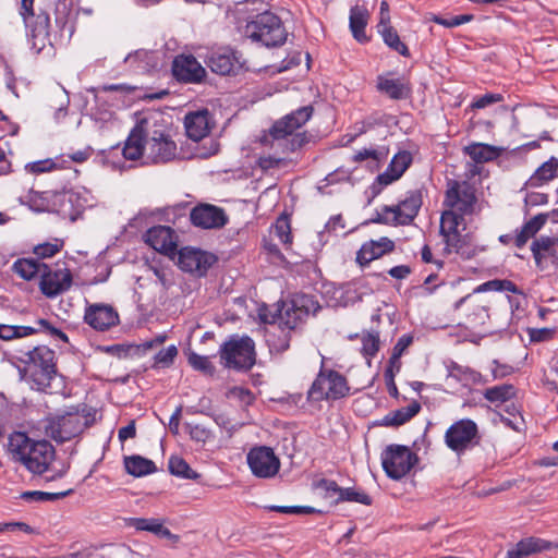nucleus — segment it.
<instances>
[{
	"instance_id": "a878e982",
	"label": "nucleus",
	"mask_w": 558,
	"mask_h": 558,
	"mask_svg": "<svg viewBox=\"0 0 558 558\" xmlns=\"http://www.w3.org/2000/svg\"><path fill=\"white\" fill-rule=\"evenodd\" d=\"M388 75H379L377 77L376 88L379 93L386 95L392 100L407 99L411 94V85L404 77H390Z\"/></svg>"
},
{
	"instance_id": "6e6552de",
	"label": "nucleus",
	"mask_w": 558,
	"mask_h": 558,
	"mask_svg": "<svg viewBox=\"0 0 558 558\" xmlns=\"http://www.w3.org/2000/svg\"><path fill=\"white\" fill-rule=\"evenodd\" d=\"M348 392L349 386L344 376L332 369L320 371L307 392V398L311 401L338 400Z\"/></svg>"
},
{
	"instance_id": "20e7f679",
	"label": "nucleus",
	"mask_w": 558,
	"mask_h": 558,
	"mask_svg": "<svg viewBox=\"0 0 558 558\" xmlns=\"http://www.w3.org/2000/svg\"><path fill=\"white\" fill-rule=\"evenodd\" d=\"M54 357V351L46 345L35 347L20 356V361L26 365V371L29 372L32 388L51 392V383L57 377Z\"/></svg>"
},
{
	"instance_id": "37998d69",
	"label": "nucleus",
	"mask_w": 558,
	"mask_h": 558,
	"mask_svg": "<svg viewBox=\"0 0 558 558\" xmlns=\"http://www.w3.org/2000/svg\"><path fill=\"white\" fill-rule=\"evenodd\" d=\"M178 348L174 344H171L165 349H161L154 356V368H167L170 367L174 359L178 356Z\"/></svg>"
},
{
	"instance_id": "0eeeda50",
	"label": "nucleus",
	"mask_w": 558,
	"mask_h": 558,
	"mask_svg": "<svg viewBox=\"0 0 558 558\" xmlns=\"http://www.w3.org/2000/svg\"><path fill=\"white\" fill-rule=\"evenodd\" d=\"M220 357L229 368L250 369L255 364V344L250 337H232L220 349Z\"/></svg>"
},
{
	"instance_id": "9d476101",
	"label": "nucleus",
	"mask_w": 558,
	"mask_h": 558,
	"mask_svg": "<svg viewBox=\"0 0 558 558\" xmlns=\"http://www.w3.org/2000/svg\"><path fill=\"white\" fill-rule=\"evenodd\" d=\"M417 461L416 453L402 445H389L381 453V465L386 475L396 481L404 477Z\"/></svg>"
},
{
	"instance_id": "3c124183",
	"label": "nucleus",
	"mask_w": 558,
	"mask_h": 558,
	"mask_svg": "<svg viewBox=\"0 0 558 558\" xmlns=\"http://www.w3.org/2000/svg\"><path fill=\"white\" fill-rule=\"evenodd\" d=\"M558 245V238L541 236L533 241L531 251H538L545 255H555L554 247Z\"/></svg>"
},
{
	"instance_id": "473e14b6",
	"label": "nucleus",
	"mask_w": 558,
	"mask_h": 558,
	"mask_svg": "<svg viewBox=\"0 0 558 558\" xmlns=\"http://www.w3.org/2000/svg\"><path fill=\"white\" fill-rule=\"evenodd\" d=\"M130 525L137 531H147L163 538H178V536L173 535L169 529L163 526L159 519L133 518L130 521Z\"/></svg>"
},
{
	"instance_id": "f257e3e1",
	"label": "nucleus",
	"mask_w": 558,
	"mask_h": 558,
	"mask_svg": "<svg viewBox=\"0 0 558 558\" xmlns=\"http://www.w3.org/2000/svg\"><path fill=\"white\" fill-rule=\"evenodd\" d=\"M313 114L312 106H304L276 121L260 137V144L282 155L295 151L306 142L303 133H295Z\"/></svg>"
},
{
	"instance_id": "4d7b16f0",
	"label": "nucleus",
	"mask_w": 558,
	"mask_h": 558,
	"mask_svg": "<svg viewBox=\"0 0 558 558\" xmlns=\"http://www.w3.org/2000/svg\"><path fill=\"white\" fill-rule=\"evenodd\" d=\"M20 202L23 205H27L33 210H41L44 207L43 198L39 193L29 191L26 195L20 197Z\"/></svg>"
},
{
	"instance_id": "603ef678",
	"label": "nucleus",
	"mask_w": 558,
	"mask_h": 558,
	"mask_svg": "<svg viewBox=\"0 0 558 558\" xmlns=\"http://www.w3.org/2000/svg\"><path fill=\"white\" fill-rule=\"evenodd\" d=\"M413 338L408 335H403L399 338L398 342L393 347L391 357L389 360L390 366L397 365V371H399V359L403 354V352L409 348V345L412 343Z\"/></svg>"
},
{
	"instance_id": "c756f323",
	"label": "nucleus",
	"mask_w": 558,
	"mask_h": 558,
	"mask_svg": "<svg viewBox=\"0 0 558 558\" xmlns=\"http://www.w3.org/2000/svg\"><path fill=\"white\" fill-rule=\"evenodd\" d=\"M369 19L368 10L364 5H354L350 10V29L359 43H367L365 27Z\"/></svg>"
},
{
	"instance_id": "49530a36",
	"label": "nucleus",
	"mask_w": 558,
	"mask_h": 558,
	"mask_svg": "<svg viewBox=\"0 0 558 558\" xmlns=\"http://www.w3.org/2000/svg\"><path fill=\"white\" fill-rule=\"evenodd\" d=\"M362 354L365 357H373L379 350V336L377 332H365L361 337Z\"/></svg>"
},
{
	"instance_id": "1a4fd4ad",
	"label": "nucleus",
	"mask_w": 558,
	"mask_h": 558,
	"mask_svg": "<svg viewBox=\"0 0 558 558\" xmlns=\"http://www.w3.org/2000/svg\"><path fill=\"white\" fill-rule=\"evenodd\" d=\"M320 310V305L313 295L295 294L286 304L283 312L279 314L278 325L281 331L293 330L310 315H315Z\"/></svg>"
},
{
	"instance_id": "4c0bfd02",
	"label": "nucleus",
	"mask_w": 558,
	"mask_h": 558,
	"mask_svg": "<svg viewBox=\"0 0 558 558\" xmlns=\"http://www.w3.org/2000/svg\"><path fill=\"white\" fill-rule=\"evenodd\" d=\"M169 472L178 477L186 478V480H197L199 478V474L191 469L189 463L179 456H172L169 459Z\"/></svg>"
},
{
	"instance_id": "58836bf2",
	"label": "nucleus",
	"mask_w": 558,
	"mask_h": 558,
	"mask_svg": "<svg viewBox=\"0 0 558 558\" xmlns=\"http://www.w3.org/2000/svg\"><path fill=\"white\" fill-rule=\"evenodd\" d=\"M484 398L490 403L499 404L510 400L514 396V387L512 385L502 384L487 388Z\"/></svg>"
},
{
	"instance_id": "774afa93",
	"label": "nucleus",
	"mask_w": 558,
	"mask_h": 558,
	"mask_svg": "<svg viewBox=\"0 0 558 558\" xmlns=\"http://www.w3.org/2000/svg\"><path fill=\"white\" fill-rule=\"evenodd\" d=\"M527 556H530V555L527 554L522 539L520 542H518L515 544V546L508 549V551H507V558H524Z\"/></svg>"
},
{
	"instance_id": "de8ad7c7",
	"label": "nucleus",
	"mask_w": 558,
	"mask_h": 558,
	"mask_svg": "<svg viewBox=\"0 0 558 558\" xmlns=\"http://www.w3.org/2000/svg\"><path fill=\"white\" fill-rule=\"evenodd\" d=\"M337 501H351L368 506L372 504V498L363 490H355L354 488L348 487L341 489Z\"/></svg>"
},
{
	"instance_id": "4468645a",
	"label": "nucleus",
	"mask_w": 558,
	"mask_h": 558,
	"mask_svg": "<svg viewBox=\"0 0 558 558\" xmlns=\"http://www.w3.org/2000/svg\"><path fill=\"white\" fill-rule=\"evenodd\" d=\"M247 464L252 473L260 478L274 477L280 469L279 458L266 446L252 448L247 453Z\"/></svg>"
},
{
	"instance_id": "c9c22d12",
	"label": "nucleus",
	"mask_w": 558,
	"mask_h": 558,
	"mask_svg": "<svg viewBox=\"0 0 558 558\" xmlns=\"http://www.w3.org/2000/svg\"><path fill=\"white\" fill-rule=\"evenodd\" d=\"M45 269L47 264L36 259L21 258L13 264L14 272L25 280H32L37 275L41 276Z\"/></svg>"
},
{
	"instance_id": "72a5a7b5",
	"label": "nucleus",
	"mask_w": 558,
	"mask_h": 558,
	"mask_svg": "<svg viewBox=\"0 0 558 558\" xmlns=\"http://www.w3.org/2000/svg\"><path fill=\"white\" fill-rule=\"evenodd\" d=\"M421 410V404L417 401H412L409 405L400 408L396 411L388 413L384 417V425L386 426H400L409 422Z\"/></svg>"
},
{
	"instance_id": "5fc2aeb1",
	"label": "nucleus",
	"mask_w": 558,
	"mask_h": 558,
	"mask_svg": "<svg viewBox=\"0 0 558 558\" xmlns=\"http://www.w3.org/2000/svg\"><path fill=\"white\" fill-rule=\"evenodd\" d=\"M270 511L287 513V514H308L314 513L316 510L306 506H270Z\"/></svg>"
},
{
	"instance_id": "09e8293b",
	"label": "nucleus",
	"mask_w": 558,
	"mask_h": 558,
	"mask_svg": "<svg viewBox=\"0 0 558 558\" xmlns=\"http://www.w3.org/2000/svg\"><path fill=\"white\" fill-rule=\"evenodd\" d=\"M190 365L206 375H213L215 373V366L210 362L208 356L191 353L189 355Z\"/></svg>"
},
{
	"instance_id": "13d9d810",
	"label": "nucleus",
	"mask_w": 558,
	"mask_h": 558,
	"mask_svg": "<svg viewBox=\"0 0 558 558\" xmlns=\"http://www.w3.org/2000/svg\"><path fill=\"white\" fill-rule=\"evenodd\" d=\"M473 20L471 14L456 15L451 19L435 17L434 21L446 27H456Z\"/></svg>"
},
{
	"instance_id": "6ab92c4d",
	"label": "nucleus",
	"mask_w": 558,
	"mask_h": 558,
	"mask_svg": "<svg viewBox=\"0 0 558 558\" xmlns=\"http://www.w3.org/2000/svg\"><path fill=\"white\" fill-rule=\"evenodd\" d=\"M153 118L142 117L129 134L122 154L128 160H137L141 157L146 159L145 129L147 124H155Z\"/></svg>"
},
{
	"instance_id": "2eb2a0df",
	"label": "nucleus",
	"mask_w": 558,
	"mask_h": 558,
	"mask_svg": "<svg viewBox=\"0 0 558 558\" xmlns=\"http://www.w3.org/2000/svg\"><path fill=\"white\" fill-rule=\"evenodd\" d=\"M217 262V257L208 252L194 247H183L179 251L178 265L186 272L198 277L205 276Z\"/></svg>"
},
{
	"instance_id": "f03ea898",
	"label": "nucleus",
	"mask_w": 558,
	"mask_h": 558,
	"mask_svg": "<svg viewBox=\"0 0 558 558\" xmlns=\"http://www.w3.org/2000/svg\"><path fill=\"white\" fill-rule=\"evenodd\" d=\"M13 458L34 474L45 473L54 459V448L47 440H33L24 433H14L9 438Z\"/></svg>"
},
{
	"instance_id": "ea45409f",
	"label": "nucleus",
	"mask_w": 558,
	"mask_h": 558,
	"mask_svg": "<svg viewBox=\"0 0 558 558\" xmlns=\"http://www.w3.org/2000/svg\"><path fill=\"white\" fill-rule=\"evenodd\" d=\"M378 33L383 37L384 43L390 49L397 51L403 57H410L408 46L403 41H401L397 31L393 27H385L384 29L379 28Z\"/></svg>"
},
{
	"instance_id": "79ce46f5",
	"label": "nucleus",
	"mask_w": 558,
	"mask_h": 558,
	"mask_svg": "<svg viewBox=\"0 0 558 558\" xmlns=\"http://www.w3.org/2000/svg\"><path fill=\"white\" fill-rule=\"evenodd\" d=\"M39 332V329L31 326H12L0 324V339L10 341Z\"/></svg>"
},
{
	"instance_id": "bb28decb",
	"label": "nucleus",
	"mask_w": 558,
	"mask_h": 558,
	"mask_svg": "<svg viewBox=\"0 0 558 558\" xmlns=\"http://www.w3.org/2000/svg\"><path fill=\"white\" fill-rule=\"evenodd\" d=\"M412 163V155L408 150H400L391 159L385 172L377 177V181L381 185H388L402 177Z\"/></svg>"
},
{
	"instance_id": "680f3d73",
	"label": "nucleus",
	"mask_w": 558,
	"mask_h": 558,
	"mask_svg": "<svg viewBox=\"0 0 558 558\" xmlns=\"http://www.w3.org/2000/svg\"><path fill=\"white\" fill-rule=\"evenodd\" d=\"M7 531H10V532H14V531H22L24 533H27V534H31L34 532V529L24 523V522H4V523H0V533L2 532H7Z\"/></svg>"
},
{
	"instance_id": "a18cd8bd",
	"label": "nucleus",
	"mask_w": 558,
	"mask_h": 558,
	"mask_svg": "<svg viewBox=\"0 0 558 558\" xmlns=\"http://www.w3.org/2000/svg\"><path fill=\"white\" fill-rule=\"evenodd\" d=\"M271 233L284 245H291L292 236H291V228L290 222L287 217H280L277 219L275 226L272 227Z\"/></svg>"
},
{
	"instance_id": "9b49d317",
	"label": "nucleus",
	"mask_w": 558,
	"mask_h": 558,
	"mask_svg": "<svg viewBox=\"0 0 558 558\" xmlns=\"http://www.w3.org/2000/svg\"><path fill=\"white\" fill-rule=\"evenodd\" d=\"M86 426V420L77 412H68L47 421L46 435L58 442L69 441L78 436Z\"/></svg>"
},
{
	"instance_id": "8fccbe9b",
	"label": "nucleus",
	"mask_w": 558,
	"mask_h": 558,
	"mask_svg": "<svg viewBox=\"0 0 558 558\" xmlns=\"http://www.w3.org/2000/svg\"><path fill=\"white\" fill-rule=\"evenodd\" d=\"M522 542L530 556L554 548V543L538 537H526Z\"/></svg>"
},
{
	"instance_id": "7ed1b4c3",
	"label": "nucleus",
	"mask_w": 558,
	"mask_h": 558,
	"mask_svg": "<svg viewBox=\"0 0 558 558\" xmlns=\"http://www.w3.org/2000/svg\"><path fill=\"white\" fill-rule=\"evenodd\" d=\"M144 118H153L155 124L145 129L146 162L166 163L177 157L178 148L171 138L169 125L163 116L157 111L147 112Z\"/></svg>"
},
{
	"instance_id": "6e6d98bb",
	"label": "nucleus",
	"mask_w": 558,
	"mask_h": 558,
	"mask_svg": "<svg viewBox=\"0 0 558 558\" xmlns=\"http://www.w3.org/2000/svg\"><path fill=\"white\" fill-rule=\"evenodd\" d=\"M37 325H38V327H36L35 329H39V332L45 331V332L49 333L50 336L62 340L63 342L69 341L68 336L62 330L53 327L47 319H44V318L38 319Z\"/></svg>"
},
{
	"instance_id": "a211bd4d",
	"label": "nucleus",
	"mask_w": 558,
	"mask_h": 558,
	"mask_svg": "<svg viewBox=\"0 0 558 558\" xmlns=\"http://www.w3.org/2000/svg\"><path fill=\"white\" fill-rule=\"evenodd\" d=\"M190 219L195 227L202 229H219L228 222L225 210L211 204H199L190 213Z\"/></svg>"
},
{
	"instance_id": "c03bdc74",
	"label": "nucleus",
	"mask_w": 558,
	"mask_h": 558,
	"mask_svg": "<svg viewBox=\"0 0 558 558\" xmlns=\"http://www.w3.org/2000/svg\"><path fill=\"white\" fill-rule=\"evenodd\" d=\"M449 376L459 381H473L475 383L480 377V374L468 366L459 365L452 362L448 366Z\"/></svg>"
},
{
	"instance_id": "0e129e2a",
	"label": "nucleus",
	"mask_w": 558,
	"mask_h": 558,
	"mask_svg": "<svg viewBox=\"0 0 558 558\" xmlns=\"http://www.w3.org/2000/svg\"><path fill=\"white\" fill-rule=\"evenodd\" d=\"M380 153L373 148H363L359 151H356L353 156V160L355 162H361L366 159H373V160H379L380 159Z\"/></svg>"
},
{
	"instance_id": "cd10ccee",
	"label": "nucleus",
	"mask_w": 558,
	"mask_h": 558,
	"mask_svg": "<svg viewBox=\"0 0 558 558\" xmlns=\"http://www.w3.org/2000/svg\"><path fill=\"white\" fill-rule=\"evenodd\" d=\"M466 228L464 217L450 210H445L440 217V235L444 238L445 245L462 235Z\"/></svg>"
},
{
	"instance_id": "4be33fe9",
	"label": "nucleus",
	"mask_w": 558,
	"mask_h": 558,
	"mask_svg": "<svg viewBox=\"0 0 558 558\" xmlns=\"http://www.w3.org/2000/svg\"><path fill=\"white\" fill-rule=\"evenodd\" d=\"M84 319L95 330L105 331L119 324V314L111 305L92 304L86 307Z\"/></svg>"
},
{
	"instance_id": "864d4df0",
	"label": "nucleus",
	"mask_w": 558,
	"mask_h": 558,
	"mask_svg": "<svg viewBox=\"0 0 558 558\" xmlns=\"http://www.w3.org/2000/svg\"><path fill=\"white\" fill-rule=\"evenodd\" d=\"M62 247V243L59 242L58 240H56L54 243H43V244H38L37 246H35L34 248V253L39 257V258H48V257H52L53 255H56Z\"/></svg>"
},
{
	"instance_id": "a19ab883",
	"label": "nucleus",
	"mask_w": 558,
	"mask_h": 558,
	"mask_svg": "<svg viewBox=\"0 0 558 558\" xmlns=\"http://www.w3.org/2000/svg\"><path fill=\"white\" fill-rule=\"evenodd\" d=\"M73 493V489H68L64 492L58 493H47L40 490H28L21 494V498L25 501L29 502H46V501H56L62 499L66 496H70Z\"/></svg>"
},
{
	"instance_id": "39448f33",
	"label": "nucleus",
	"mask_w": 558,
	"mask_h": 558,
	"mask_svg": "<svg viewBox=\"0 0 558 558\" xmlns=\"http://www.w3.org/2000/svg\"><path fill=\"white\" fill-rule=\"evenodd\" d=\"M245 35L254 41H260L266 47L282 45L287 39V32L281 20L269 11L257 14L245 26Z\"/></svg>"
},
{
	"instance_id": "412c9836",
	"label": "nucleus",
	"mask_w": 558,
	"mask_h": 558,
	"mask_svg": "<svg viewBox=\"0 0 558 558\" xmlns=\"http://www.w3.org/2000/svg\"><path fill=\"white\" fill-rule=\"evenodd\" d=\"M207 65L219 75H235L243 68L240 56L231 49L213 51L207 58Z\"/></svg>"
},
{
	"instance_id": "f8f14e48",
	"label": "nucleus",
	"mask_w": 558,
	"mask_h": 558,
	"mask_svg": "<svg viewBox=\"0 0 558 558\" xmlns=\"http://www.w3.org/2000/svg\"><path fill=\"white\" fill-rule=\"evenodd\" d=\"M34 1L35 0H21L20 14L34 40V46L38 44L44 46L49 36L50 17L48 13L44 11L36 14L34 11Z\"/></svg>"
},
{
	"instance_id": "393cba45",
	"label": "nucleus",
	"mask_w": 558,
	"mask_h": 558,
	"mask_svg": "<svg viewBox=\"0 0 558 558\" xmlns=\"http://www.w3.org/2000/svg\"><path fill=\"white\" fill-rule=\"evenodd\" d=\"M184 126L189 138L195 142L205 138L213 128L209 111L203 109L187 113L184 119Z\"/></svg>"
},
{
	"instance_id": "f704fd0d",
	"label": "nucleus",
	"mask_w": 558,
	"mask_h": 558,
	"mask_svg": "<svg viewBox=\"0 0 558 558\" xmlns=\"http://www.w3.org/2000/svg\"><path fill=\"white\" fill-rule=\"evenodd\" d=\"M124 466L129 474L140 477L151 474L156 471L154 461L141 456H130L124 458Z\"/></svg>"
},
{
	"instance_id": "e433bc0d",
	"label": "nucleus",
	"mask_w": 558,
	"mask_h": 558,
	"mask_svg": "<svg viewBox=\"0 0 558 558\" xmlns=\"http://www.w3.org/2000/svg\"><path fill=\"white\" fill-rule=\"evenodd\" d=\"M465 153L475 162H487L497 158L500 149L488 144L474 143L465 147Z\"/></svg>"
},
{
	"instance_id": "b1692460",
	"label": "nucleus",
	"mask_w": 558,
	"mask_h": 558,
	"mask_svg": "<svg viewBox=\"0 0 558 558\" xmlns=\"http://www.w3.org/2000/svg\"><path fill=\"white\" fill-rule=\"evenodd\" d=\"M145 242L155 251L166 255H171L177 250L173 231L166 226H156L147 230Z\"/></svg>"
},
{
	"instance_id": "bf43d9fd",
	"label": "nucleus",
	"mask_w": 558,
	"mask_h": 558,
	"mask_svg": "<svg viewBox=\"0 0 558 558\" xmlns=\"http://www.w3.org/2000/svg\"><path fill=\"white\" fill-rule=\"evenodd\" d=\"M316 487L323 489L326 493V496L333 497L341 494L342 487L338 486L335 481L322 478L316 483Z\"/></svg>"
},
{
	"instance_id": "2f4dec72",
	"label": "nucleus",
	"mask_w": 558,
	"mask_h": 558,
	"mask_svg": "<svg viewBox=\"0 0 558 558\" xmlns=\"http://www.w3.org/2000/svg\"><path fill=\"white\" fill-rule=\"evenodd\" d=\"M547 221V215L539 214L526 221L514 235V244L518 248H522L526 242L543 228Z\"/></svg>"
},
{
	"instance_id": "423d86ee",
	"label": "nucleus",
	"mask_w": 558,
	"mask_h": 558,
	"mask_svg": "<svg viewBox=\"0 0 558 558\" xmlns=\"http://www.w3.org/2000/svg\"><path fill=\"white\" fill-rule=\"evenodd\" d=\"M423 204L420 190L409 191L407 197L395 206H384L374 220L391 226H408L413 222Z\"/></svg>"
},
{
	"instance_id": "7c9ffc66",
	"label": "nucleus",
	"mask_w": 558,
	"mask_h": 558,
	"mask_svg": "<svg viewBox=\"0 0 558 558\" xmlns=\"http://www.w3.org/2000/svg\"><path fill=\"white\" fill-rule=\"evenodd\" d=\"M558 173V158L550 157L547 161L543 162L535 172L530 177L526 182L527 186L538 187L557 177Z\"/></svg>"
},
{
	"instance_id": "ddd939ff",
	"label": "nucleus",
	"mask_w": 558,
	"mask_h": 558,
	"mask_svg": "<svg viewBox=\"0 0 558 558\" xmlns=\"http://www.w3.org/2000/svg\"><path fill=\"white\" fill-rule=\"evenodd\" d=\"M476 201L475 192L468 183L453 181L446 192L445 205L448 210L464 217L474 213Z\"/></svg>"
},
{
	"instance_id": "f3484780",
	"label": "nucleus",
	"mask_w": 558,
	"mask_h": 558,
	"mask_svg": "<svg viewBox=\"0 0 558 558\" xmlns=\"http://www.w3.org/2000/svg\"><path fill=\"white\" fill-rule=\"evenodd\" d=\"M71 284L72 274L68 268L51 269L47 265V269L40 276V291L48 298L57 296L69 290Z\"/></svg>"
},
{
	"instance_id": "052dcab7",
	"label": "nucleus",
	"mask_w": 558,
	"mask_h": 558,
	"mask_svg": "<svg viewBox=\"0 0 558 558\" xmlns=\"http://www.w3.org/2000/svg\"><path fill=\"white\" fill-rule=\"evenodd\" d=\"M284 158L277 155L260 156L257 160L258 166L263 170L278 168L283 162Z\"/></svg>"
},
{
	"instance_id": "338daca9",
	"label": "nucleus",
	"mask_w": 558,
	"mask_h": 558,
	"mask_svg": "<svg viewBox=\"0 0 558 558\" xmlns=\"http://www.w3.org/2000/svg\"><path fill=\"white\" fill-rule=\"evenodd\" d=\"M190 436L196 441L205 442L210 438V432L202 425H195L191 427Z\"/></svg>"
},
{
	"instance_id": "5701e85b",
	"label": "nucleus",
	"mask_w": 558,
	"mask_h": 558,
	"mask_svg": "<svg viewBox=\"0 0 558 558\" xmlns=\"http://www.w3.org/2000/svg\"><path fill=\"white\" fill-rule=\"evenodd\" d=\"M395 247V242L386 236H381L378 240L367 241L363 243L361 248L357 251L355 262L361 267H365L373 260L393 252Z\"/></svg>"
},
{
	"instance_id": "69168bd1",
	"label": "nucleus",
	"mask_w": 558,
	"mask_h": 558,
	"mask_svg": "<svg viewBox=\"0 0 558 558\" xmlns=\"http://www.w3.org/2000/svg\"><path fill=\"white\" fill-rule=\"evenodd\" d=\"M554 336V329L550 328H538L530 330L531 341L541 342L549 340Z\"/></svg>"
},
{
	"instance_id": "dca6fc26",
	"label": "nucleus",
	"mask_w": 558,
	"mask_h": 558,
	"mask_svg": "<svg viewBox=\"0 0 558 558\" xmlns=\"http://www.w3.org/2000/svg\"><path fill=\"white\" fill-rule=\"evenodd\" d=\"M477 436V426L472 420H460L446 432L445 442L453 451L465 450Z\"/></svg>"
},
{
	"instance_id": "e2e57ef3",
	"label": "nucleus",
	"mask_w": 558,
	"mask_h": 558,
	"mask_svg": "<svg viewBox=\"0 0 558 558\" xmlns=\"http://www.w3.org/2000/svg\"><path fill=\"white\" fill-rule=\"evenodd\" d=\"M502 99L501 95L499 94H486L480 98H477L473 104L472 108L475 109H482L485 108L492 104L498 102Z\"/></svg>"
},
{
	"instance_id": "aec40b11",
	"label": "nucleus",
	"mask_w": 558,
	"mask_h": 558,
	"mask_svg": "<svg viewBox=\"0 0 558 558\" xmlns=\"http://www.w3.org/2000/svg\"><path fill=\"white\" fill-rule=\"evenodd\" d=\"M173 76L185 83H199L206 75L205 69L192 54L177 56L172 62Z\"/></svg>"
},
{
	"instance_id": "c85d7f7f",
	"label": "nucleus",
	"mask_w": 558,
	"mask_h": 558,
	"mask_svg": "<svg viewBox=\"0 0 558 558\" xmlns=\"http://www.w3.org/2000/svg\"><path fill=\"white\" fill-rule=\"evenodd\" d=\"M485 248L473 243L469 234H462L445 245L444 251L447 254L456 253L462 259H471L477 254L482 253Z\"/></svg>"
}]
</instances>
